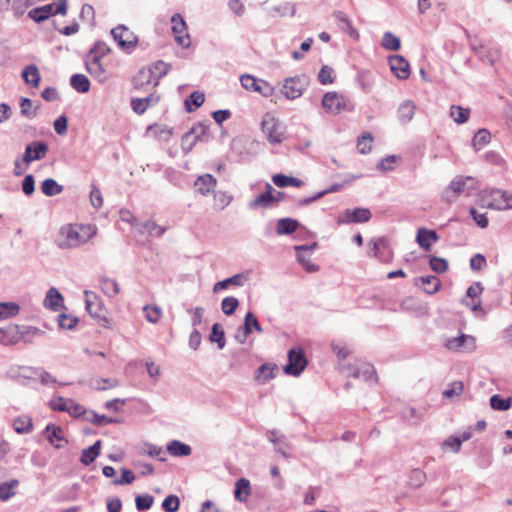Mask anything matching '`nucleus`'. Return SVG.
Segmentation results:
<instances>
[{
  "instance_id": "nucleus-1",
  "label": "nucleus",
  "mask_w": 512,
  "mask_h": 512,
  "mask_svg": "<svg viewBox=\"0 0 512 512\" xmlns=\"http://www.w3.org/2000/svg\"><path fill=\"white\" fill-rule=\"evenodd\" d=\"M97 233V227L91 224H66L59 230L57 246L60 249L80 247L91 240Z\"/></svg>"
},
{
  "instance_id": "nucleus-2",
  "label": "nucleus",
  "mask_w": 512,
  "mask_h": 512,
  "mask_svg": "<svg viewBox=\"0 0 512 512\" xmlns=\"http://www.w3.org/2000/svg\"><path fill=\"white\" fill-rule=\"evenodd\" d=\"M477 181L471 176H456L445 189L442 199L446 203L454 202L463 193L476 189Z\"/></svg>"
},
{
  "instance_id": "nucleus-3",
  "label": "nucleus",
  "mask_w": 512,
  "mask_h": 512,
  "mask_svg": "<svg viewBox=\"0 0 512 512\" xmlns=\"http://www.w3.org/2000/svg\"><path fill=\"white\" fill-rule=\"evenodd\" d=\"M261 129L270 144H280L285 140V127L271 114L263 116Z\"/></svg>"
},
{
  "instance_id": "nucleus-4",
  "label": "nucleus",
  "mask_w": 512,
  "mask_h": 512,
  "mask_svg": "<svg viewBox=\"0 0 512 512\" xmlns=\"http://www.w3.org/2000/svg\"><path fill=\"white\" fill-rule=\"evenodd\" d=\"M342 372L347 377L356 379H363L366 382L377 381L376 370L370 363L355 361L353 364L349 363L342 367Z\"/></svg>"
},
{
  "instance_id": "nucleus-5",
  "label": "nucleus",
  "mask_w": 512,
  "mask_h": 512,
  "mask_svg": "<svg viewBox=\"0 0 512 512\" xmlns=\"http://www.w3.org/2000/svg\"><path fill=\"white\" fill-rule=\"evenodd\" d=\"M67 13V0H59L55 5L54 3L46 4L41 7L33 8L28 12V17L36 23H41L49 19L52 15L60 14L66 15Z\"/></svg>"
},
{
  "instance_id": "nucleus-6",
  "label": "nucleus",
  "mask_w": 512,
  "mask_h": 512,
  "mask_svg": "<svg viewBox=\"0 0 512 512\" xmlns=\"http://www.w3.org/2000/svg\"><path fill=\"white\" fill-rule=\"evenodd\" d=\"M287 357L288 362L283 367L284 373L294 377L300 376L308 364L303 349L300 347L292 348L288 351Z\"/></svg>"
},
{
  "instance_id": "nucleus-7",
  "label": "nucleus",
  "mask_w": 512,
  "mask_h": 512,
  "mask_svg": "<svg viewBox=\"0 0 512 512\" xmlns=\"http://www.w3.org/2000/svg\"><path fill=\"white\" fill-rule=\"evenodd\" d=\"M208 140L209 127L205 124L198 123L182 136V149L185 153H188L197 142H207Z\"/></svg>"
},
{
  "instance_id": "nucleus-8",
  "label": "nucleus",
  "mask_w": 512,
  "mask_h": 512,
  "mask_svg": "<svg viewBox=\"0 0 512 512\" xmlns=\"http://www.w3.org/2000/svg\"><path fill=\"white\" fill-rule=\"evenodd\" d=\"M308 84L307 77L305 75H297L289 77L284 80L281 88L282 94L290 100L299 98Z\"/></svg>"
},
{
  "instance_id": "nucleus-9",
  "label": "nucleus",
  "mask_w": 512,
  "mask_h": 512,
  "mask_svg": "<svg viewBox=\"0 0 512 512\" xmlns=\"http://www.w3.org/2000/svg\"><path fill=\"white\" fill-rule=\"evenodd\" d=\"M111 35L118 46L127 53H130L138 43V39L134 33L122 24L113 28Z\"/></svg>"
},
{
  "instance_id": "nucleus-10",
  "label": "nucleus",
  "mask_w": 512,
  "mask_h": 512,
  "mask_svg": "<svg viewBox=\"0 0 512 512\" xmlns=\"http://www.w3.org/2000/svg\"><path fill=\"white\" fill-rule=\"evenodd\" d=\"M172 27L171 30L175 36V41L182 48H189L191 45L190 35L188 34L187 24L180 13H175L171 17Z\"/></svg>"
},
{
  "instance_id": "nucleus-11",
  "label": "nucleus",
  "mask_w": 512,
  "mask_h": 512,
  "mask_svg": "<svg viewBox=\"0 0 512 512\" xmlns=\"http://www.w3.org/2000/svg\"><path fill=\"white\" fill-rule=\"evenodd\" d=\"M240 82L246 90L258 92L264 97H269L273 94V87L266 81L256 79L252 75L246 74L240 77Z\"/></svg>"
},
{
  "instance_id": "nucleus-12",
  "label": "nucleus",
  "mask_w": 512,
  "mask_h": 512,
  "mask_svg": "<svg viewBox=\"0 0 512 512\" xmlns=\"http://www.w3.org/2000/svg\"><path fill=\"white\" fill-rule=\"evenodd\" d=\"M486 202L487 207L495 210L512 209V194L501 189H492Z\"/></svg>"
},
{
  "instance_id": "nucleus-13",
  "label": "nucleus",
  "mask_w": 512,
  "mask_h": 512,
  "mask_svg": "<svg viewBox=\"0 0 512 512\" xmlns=\"http://www.w3.org/2000/svg\"><path fill=\"white\" fill-rule=\"evenodd\" d=\"M49 151V146L43 141H33L25 147L22 162L29 165L33 161L45 158Z\"/></svg>"
},
{
  "instance_id": "nucleus-14",
  "label": "nucleus",
  "mask_w": 512,
  "mask_h": 512,
  "mask_svg": "<svg viewBox=\"0 0 512 512\" xmlns=\"http://www.w3.org/2000/svg\"><path fill=\"white\" fill-rule=\"evenodd\" d=\"M317 247V243L314 242L310 245L304 244V245H296L294 247L296 254H297V260L302 265V267L305 269V271L312 273L318 271L319 267L315 264H313L310 260V256L314 249Z\"/></svg>"
},
{
  "instance_id": "nucleus-15",
  "label": "nucleus",
  "mask_w": 512,
  "mask_h": 512,
  "mask_svg": "<svg viewBox=\"0 0 512 512\" xmlns=\"http://www.w3.org/2000/svg\"><path fill=\"white\" fill-rule=\"evenodd\" d=\"M34 367L12 365L5 373V377L16 381L22 385H27L28 381L32 380Z\"/></svg>"
},
{
  "instance_id": "nucleus-16",
  "label": "nucleus",
  "mask_w": 512,
  "mask_h": 512,
  "mask_svg": "<svg viewBox=\"0 0 512 512\" xmlns=\"http://www.w3.org/2000/svg\"><path fill=\"white\" fill-rule=\"evenodd\" d=\"M371 212L367 208L346 209L338 218V223H365L371 219Z\"/></svg>"
},
{
  "instance_id": "nucleus-17",
  "label": "nucleus",
  "mask_w": 512,
  "mask_h": 512,
  "mask_svg": "<svg viewBox=\"0 0 512 512\" xmlns=\"http://www.w3.org/2000/svg\"><path fill=\"white\" fill-rule=\"evenodd\" d=\"M85 68L87 72L99 83L103 84L108 80L107 70L104 68L101 60H97V57L87 58L85 57Z\"/></svg>"
},
{
  "instance_id": "nucleus-18",
  "label": "nucleus",
  "mask_w": 512,
  "mask_h": 512,
  "mask_svg": "<svg viewBox=\"0 0 512 512\" xmlns=\"http://www.w3.org/2000/svg\"><path fill=\"white\" fill-rule=\"evenodd\" d=\"M322 106L326 112L336 115L344 109L345 101L337 92H327L323 96Z\"/></svg>"
},
{
  "instance_id": "nucleus-19",
  "label": "nucleus",
  "mask_w": 512,
  "mask_h": 512,
  "mask_svg": "<svg viewBox=\"0 0 512 512\" xmlns=\"http://www.w3.org/2000/svg\"><path fill=\"white\" fill-rule=\"evenodd\" d=\"M391 71L400 79L405 80L410 75V65L401 55H393L388 58Z\"/></svg>"
},
{
  "instance_id": "nucleus-20",
  "label": "nucleus",
  "mask_w": 512,
  "mask_h": 512,
  "mask_svg": "<svg viewBox=\"0 0 512 512\" xmlns=\"http://www.w3.org/2000/svg\"><path fill=\"white\" fill-rule=\"evenodd\" d=\"M274 188L271 184L266 183L265 186V192L258 195L255 199L249 202L248 206L250 209L255 210L259 207L262 208H270L274 204V197H273Z\"/></svg>"
},
{
  "instance_id": "nucleus-21",
  "label": "nucleus",
  "mask_w": 512,
  "mask_h": 512,
  "mask_svg": "<svg viewBox=\"0 0 512 512\" xmlns=\"http://www.w3.org/2000/svg\"><path fill=\"white\" fill-rule=\"evenodd\" d=\"M332 16L334 17L339 29L347 33L354 40L359 39V32L354 28L351 20L343 11H334Z\"/></svg>"
},
{
  "instance_id": "nucleus-22",
  "label": "nucleus",
  "mask_w": 512,
  "mask_h": 512,
  "mask_svg": "<svg viewBox=\"0 0 512 512\" xmlns=\"http://www.w3.org/2000/svg\"><path fill=\"white\" fill-rule=\"evenodd\" d=\"M217 180L211 174L199 176L194 182V189L197 193L207 196L214 192Z\"/></svg>"
},
{
  "instance_id": "nucleus-23",
  "label": "nucleus",
  "mask_w": 512,
  "mask_h": 512,
  "mask_svg": "<svg viewBox=\"0 0 512 512\" xmlns=\"http://www.w3.org/2000/svg\"><path fill=\"white\" fill-rule=\"evenodd\" d=\"M468 343L467 350L473 351L475 349V338L470 335L460 334L457 337H452L446 340L445 347L451 351H457Z\"/></svg>"
},
{
  "instance_id": "nucleus-24",
  "label": "nucleus",
  "mask_w": 512,
  "mask_h": 512,
  "mask_svg": "<svg viewBox=\"0 0 512 512\" xmlns=\"http://www.w3.org/2000/svg\"><path fill=\"white\" fill-rule=\"evenodd\" d=\"M43 305L45 308L57 312L64 307V297L58 289L51 287L46 293Z\"/></svg>"
},
{
  "instance_id": "nucleus-25",
  "label": "nucleus",
  "mask_w": 512,
  "mask_h": 512,
  "mask_svg": "<svg viewBox=\"0 0 512 512\" xmlns=\"http://www.w3.org/2000/svg\"><path fill=\"white\" fill-rule=\"evenodd\" d=\"M415 285L427 294H434L440 289L441 282L437 276L427 275L416 278Z\"/></svg>"
},
{
  "instance_id": "nucleus-26",
  "label": "nucleus",
  "mask_w": 512,
  "mask_h": 512,
  "mask_svg": "<svg viewBox=\"0 0 512 512\" xmlns=\"http://www.w3.org/2000/svg\"><path fill=\"white\" fill-rule=\"evenodd\" d=\"M438 235L436 231L426 228H419L416 235L418 245L425 251H429L433 243L437 242Z\"/></svg>"
},
{
  "instance_id": "nucleus-27",
  "label": "nucleus",
  "mask_w": 512,
  "mask_h": 512,
  "mask_svg": "<svg viewBox=\"0 0 512 512\" xmlns=\"http://www.w3.org/2000/svg\"><path fill=\"white\" fill-rule=\"evenodd\" d=\"M248 280V277L244 275L243 273L235 274L231 277H228L224 280L218 281L213 286V292L217 293L221 290L227 289L230 285L234 286H243L246 281Z\"/></svg>"
},
{
  "instance_id": "nucleus-28",
  "label": "nucleus",
  "mask_w": 512,
  "mask_h": 512,
  "mask_svg": "<svg viewBox=\"0 0 512 512\" xmlns=\"http://www.w3.org/2000/svg\"><path fill=\"white\" fill-rule=\"evenodd\" d=\"M299 222L293 218H281L277 221L276 233L278 235H291L298 227Z\"/></svg>"
},
{
  "instance_id": "nucleus-29",
  "label": "nucleus",
  "mask_w": 512,
  "mask_h": 512,
  "mask_svg": "<svg viewBox=\"0 0 512 512\" xmlns=\"http://www.w3.org/2000/svg\"><path fill=\"white\" fill-rule=\"evenodd\" d=\"M101 440H97L93 445L82 450L80 461L83 465L89 466L100 454Z\"/></svg>"
},
{
  "instance_id": "nucleus-30",
  "label": "nucleus",
  "mask_w": 512,
  "mask_h": 512,
  "mask_svg": "<svg viewBox=\"0 0 512 512\" xmlns=\"http://www.w3.org/2000/svg\"><path fill=\"white\" fill-rule=\"evenodd\" d=\"M154 78L152 76L151 68H143L133 78V86L136 89L144 88L146 85L153 84Z\"/></svg>"
},
{
  "instance_id": "nucleus-31",
  "label": "nucleus",
  "mask_w": 512,
  "mask_h": 512,
  "mask_svg": "<svg viewBox=\"0 0 512 512\" xmlns=\"http://www.w3.org/2000/svg\"><path fill=\"white\" fill-rule=\"evenodd\" d=\"M167 451L172 456L185 457V456H189L191 454L192 449L189 445H187L179 440H172L167 445Z\"/></svg>"
},
{
  "instance_id": "nucleus-32",
  "label": "nucleus",
  "mask_w": 512,
  "mask_h": 512,
  "mask_svg": "<svg viewBox=\"0 0 512 512\" xmlns=\"http://www.w3.org/2000/svg\"><path fill=\"white\" fill-rule=\"evenodd\" d=\"M250 482L246 478H240L235 483L234 497L239 502H245L250 495Z\"/></svg>"
},
{
  "instance_id": "nucleus-33",
  "label": "nucleus",
  "mask_w": 512,
  "mask_h": 512,
  "mask_svg": "<svg viewBox=\"0 0 512 512\" xmlns=\"http://www.w3.org/2000/svg\"><path fill=\"white\" fill-rule=\"evenodd\" d=\"M22 77L26 84L37 87L40 83L41 76L36 65H28L22 71Z\"/></svg>"
},
{
  "instance_id": "nucleus-34",
  "label": "nucleus",
  "mask_w": 512,
  "mask_h": 512,
  "mask_svg": "<svg viewBox=\"0 0 512 512\" xmlns=\"http://www.w3.org/2000/svg\"><path fill=\"white\" fill-rule=\"evenodd\" d=\"M276 366L269 363L262 364L255 371V380L261 383H266L268 380L273 379L275 374Z\"/></svg>"
},
{
  "instance_id": "nucleus-35",
  "label": "nucleus",
  "mask_w": 512,
  "mask_h": 512,
  "mask_svg": "<svg viewBox=\"0 0 512 512\" xmlns=\"http://www.w3.org/2000/svg\"><path fill=\"white\" fill-rule=\"evenodd\" d=\"M158 98H154L152 95L144 97V98H133L131 100L132 110L138 114H143L149 106L156 103Z\"/></svg>"
},
{
  "instance_id": "nucleus-36",
  "label": "nucleus",
  "mask_w": 512,
  "mask_h": 512,
  "mask_svg": "<svg viewBox=\"0 0 512 512\" xmlns=\"http://www.w3.org/2000/svg\"><path fill=\"white\" fill-rule=\"evenodd\" d=\"M70 85L79 93H87L90 90V81L84 74L72 75Z\"/></svg>"
},
{
  "instance_id": "nucleus-37",
  "label": "nucleus",
  "mask_w": 512,
  "mask_h": 512,
  "mask_svg": "<svg viewBox=\"0 0 512 512\" xmlns=\"http://www.w3.org/2000/svg\"><path fill=\"white\" fill-rule=\"evenodd\" d=\"M272 181L279 188H284L288 186L300 187L303 184L302 180L284 174L273 175Z\"/></svg>"
},
{
  "instance_id": "nucleus-38",
  "label": "nucleus",
  "mask_w": 512,
  "mask_h": 512,
  "mask_svg": "<svg viewBox=\"0 0 512 512\" xmlns=\"http://www.w3.org/2000/svg\"><path fill=\"white\" fill-rule=\"evenodd\" d=\"M151 71H152V76L154 78V86H157L158 83H159V80L166 76L168 74V72L170 71L171 69V65L170 64H167L165 63L164 61L162 60H158L156 61L155 63H153L151 66Z\"/></svg>"
},
{
  "instance_id": "nucleus-39",
  "label": "nucleus",
  "mask_w": 512,
  "mask_h": 512,
  "mask_svg": "<svg viewBox=\"0 0 512 512\" xmlns=\"http://www.w3.org/2000/svg\"><path fill=\"white\" fill-rule=\"evenodd\" d=\"M32 380H38L44 386H55L58 383L51 373L39 367H34Z\"/></svg>"
},
{
  "instance_id": "nucleus-40",
  "label": "nucleus",
  "mask_w": 512,
  "mask_h": 512,
  "mask_svg": "<svg viewBox=\"0 0 512 512\" xmlns=\"http://www.w3.org/2000/svg\"><path fill=\"white\" fill-rule=\"evenodd\" d=\"M205 101L204 93L200 91L192 92L188 98L185 100V109L187 112H193L197 108H199Z\"/></svg>"
},
{
  "instance_id": "nucleus-41",
  "label": "nucleus",
  "mask_w": 512,
  "mask_h": 512,
  "mask_svg": "<svg viewBox=\"0 0 512 512\" xmlns=\"http://www.w3.org/2000/svg\"><path fill=\"white\" fill-rule=\"evenodd\" d=\"M415 105L411 101L403 102L398 108L399 121L406 124L410 122L415 113Z\"/></svg>"
},
{
  "instance_id": "nucleus-42",
  "label": "nucleus",
  "mask_w": 512,
  "mask_h": 512,
  "mask_svg": "<svg viewBox=\"0 0 512 512\" xmlns=\"http://www.w3.org/2000/svg\"><path fill=\"white\" fill-rule=\"evenodd\" d=\"M118 385L119 381L116 378H95L90 382V387L98 391L115 388Z\"/></svg>"
},
{
  "instance_id": "nucleus-43",
  "label": "nucleus",
  "mask_w": 512,
  "mask_h": 512,
  "mask_svg": "<svg viewBox=\"0 0 512 512\" xmlns=\"http://www.w3.org/2000/svg\"><path fill=\"white\" fill-rule=\"evenodd\" d=\"M63 186L58 184L56 180L52 178L45 179L41 184V191L46 196H55L63 191Z\"/></svg>"
},
{
  "instance_id": "nucleus-44",
  "label": "nucleus",
  "mask_w": 512,
  "mask_h": 512,
  "mask_svg": "<svg viewBox=\"0 0 512 512\" xmlns=\"http://www.w3.org/2000/svg\"><path fill=\"white\" fill-rule=\"evenodd\" d=\"M209 340L217 343L218 349H223L225 347V332L220 323H214L212 325Z\"/></svg>"
},
{
  "instance_id": "nucleus-45",
  "label": "nucleus",
  "mask_w": 512,
  "mask_h": 512,
  "mask_svg": "<svg viewBox=\"0 0 512 512\" xmlns=\"http://www.w3.org/2000/svg\"><path fill=\"white\" fill-rule=\"evenodd\" d=\"M18 332L16 327L8 326L0 329V343L3 345H12L18 341Z\"/></svg>"
},
{
  "instance_id": "nucleus-46",
  "label": "nucleus",
  "mask_w": 512,
  "mask_h": 512,
  "mask_svg": "<svg viewBox=\"0 0 512 512\" xmlns=\"http://www.w3.org/2000/svg\"><path fill=\"white\" fill-rule=\"evenodd\" d=\"M450 116L458 124H464L468 121L470 116V109L458 105L450 107Z\"/></svg>"
},
{
  "instance_id": "nucleus-47",
  "label": "nucleus",
  "mask_w": 512,
  "mask_h": 512,
  "mask_svg": "<svg viewBox=\"0 0 512 512\" xmlns=\"http://www.w3.org/2000/svg\"><path fill=\"white\" fill-rule=\"evenodd\" d=\"M20 311V306L14 302H0V320H5L16 316Z\"/></svg>"
},
{
  "instance_id": "nucleus-48",
  "label": "nucleus",
  "mask_w": 512,
  "mask_h": 512,
  "mask_svg": "<svg viewBox=\"0 0 512 512\" xmlns=\"http://www.w3.org/2000/svg\"><path fill=\"white\" fill-rule=\"evenodd\" d=\"M483 290V287L480 282H475L471 286L468 287L466 295L467 297L471 298L472 302L467 303V305L471 306L472 309L476 310L480 306L481 302L480 300H476L479 295L481 294Z\"/></svg>"
},
{
  "instance_id": "nucleus-49",
  "label": "nucleus",
  "mask_w": 512,
  "mask_h": 512,
  "mask_svg": "<svg viewBox=\"0 0 512 512\" xmlns=\"http://www.w3.org/2000/svg\"><path fill=\"white\" fill-rule=\"evenodd\" d=\"M19 481L17 479H12L8 482H4L0 484V500L7 501L12 496L15 495L14 489L18 487Z\"/></svg>"
},
{
  "instance_id": "nucleus-50",
  "label": "nucleus",
  "mask_w": 512,
  "mask_h": 512,
  "mask_svg": "<svg viewBox=\"0 0 512 512\" xmlns=\"http://www.w3.org/2000/svg\"><path fill=\"white\" fill-rule=\"evenodd\" d=\"M491 140V134L487 129H479L474 135L472 140V146L475 150L482 149Z\"/></svg>"
},
{
  "instance_id": "nucleus-51",
  "label": "nucleus",
  "mask_w": 512,
  "mask_h": 512,
  "mask_svg": "<svg viewBox=\"0 0 512 512\" xmlns=\"http://www.w3.org/2000/svg\"><path fill=\"white\" fill-rule=\"evenodd\" d=\"M109 52H110V47L104 41H97L92 46V48L89 50L88 54L85 57H87V58L97 57V60H101Z\"/></svg>"
},
{
  "instance_id": "nucleus-52",
  "label": "nucleus",
  "mask_w": 512,
  "mask_h": 512,
  "mask_svg": "<svg viewBox=\"0 0 512 512\" xmlns=\"http://www.w3.org/2000/svg\"><path fill=\"white\" fill-rule=\"evenodd\" d=\"M100 286L105 295L112 298L119 293V285L118 283L111 278H102L100 280Z\"/></svg>"
},
{
  "instance_id": "nucleus-53",
  "label": "nucleus",
  "mask_w": 512,
  "mask_h": 512,
  "mask_svg": "<svg viewBox=\"0 0 512 512\" xmlns=\"http://www.w3.org/2000/svg\"><path fill=\"white\" fill-rule=\"evenodd\" d=\"M381 45L386 50L398 51L401 47L400 39L392 32H385L382 38Z\"/></svg>"
},
{
  "instance_id": "nucleus-54",
  "label": "nucleus",
  "mask_w": 512,
  "mask_h": 512,
  "mask_svg": "<svg viewBox=\"0 0 512 512\" xmlns=\"http://www.w3.org/2000/svg\"><path fill=\"white\" fill-rule=\"evenodd\" d=\"M245 327V331L249 332L250 334L253 331H256L258 333H263V329L256 318V316L251 312L248 311L244 318V323L242 324Z\"/></svg>"
},
{
  "instance_id": "nucleus-55",
  "label": "nucleus",
  "mask_w": 512,
  "mask_h": 512,
  "mask_svg": "<svg viewBox=\"0 0 512 512\" xmlns=\"http://www.w3.org/2000/svg\"><path fill=\"white\" fill-rule=\"evenodd\" d=\"M143 312L145 319L153 324H156L162 316V310L157 305H145L143 307Z\"/></svg>"
},
{
  "instance_id": "nucleus-56",
  "label": "nucleus",
  "mask_w": 512,
  "mask_h": 512,
  "mask_svg": "<svg viewBox=\"0 0 512 512\" xmlns=\"http://www.w3.org/2000/svg\"><path fill=\"white\" fill-rule=\"evenodd\" d=\"M13 428L17 433H29L33 429L32 420L29 417H18L13 422Z\"/></svg>"
},
{
  "instance_id": "nucleus-57",
  "label": "nucleus",
  "mask_w": 512,
  "mask_h": 512,
  "mask_svg": "<svg viewBox=\"0 0 512 512\" xmlns=\"http://www.w3.org/2000/svg\"><path fill=\"white\" fill-rule=\"evenodd\" d=\"M490 406L497 411H506L511 407V399L502 398L500 395L495 394L490 398Z\"/></svg>"
},
{
  "instance_id": "nucleus-58",
  "label": "nucleus",
  "mask_w": 512,
  "mask_h": 512,
  "mask_svg": "<svg viewBox=\"0 0 512 512\" xmlns=\"http://www.w3.org/2000/svg\"><path fill=\"white\" fill-rule=\"evenodd\" d=\"M35 0H13L11 10L16 18L24 15L28 7L32 6Z\"/></svg>"
},
{
  "instance_id": "nucleus-59",
  "label": "nucleus",
  "mask_w": 512,
  "mask_h": 512,
  "mask_svg": "<svg viewBox=\"0 0 512 512\" xmlns=\"http://www.w3.org/2000/svg\"><path fill=\"white\" fill-rule=\"evenodd\" d=\"M238 306L239 301L234 296L225 297L221 302L222 312L227 316L232 315L236 311Z\"/></svg>"
},
{
  "instance_id": "nucleus-60",
  "label": "nucleus",
  "mask_w": 512,
  "mask_h": 512,
  "mask_svg": "<svg viewBox=\"0 0 512 512\" xmlns=\"http://www.w3.org/2000/svg\"><path fill=\"white\" fill-rule=\"evenodd\" d=\"M335 79V71L332 67L328 65H324L319 73H318V80L323 85L332 84Z\"/></svg>"
},
{
  "instance_id": "nucleus-61",
  "label": "nucleus",
  "mask_w": 512,
  "mask_h": 512,
  "mask_svg": "<svg viewBox=\"0 0 512 512\" xmlns=\"http://www.w3.org/2000/svg\"><path fill=\"white\" fill-rule=\"evenodd\" d=\"M46 430L49 432V434L47 436L49 443L57 449L61 448V446L59 444H56V441L63 440L62 429L60 427L48 425L46 427Z\"/></svg>"
},
{
  "instance_id": "nucleus-62",
  "label": "nucleus",
  "mask_w": 512,
  "mask_h": 512,
  "mask_svg": "<svg viewBox=\"0 0 512 512\" xmlns=\"http://www.w3.org/2000/svg\"><path fill=\"white\" fill-rule=\"evenodd\" d=\"M148 130L153 131L155 136L165 142L169 141L172 136V128L166 125H152L149 126Z\"/></svg>"
},
{
  "instance_id": "nucleus-63",
  "label": "nucleus",
  "mask_w": 512,
  "mask_h": 512,
  "mask_svg": "<svg viewBox=\"0 0 512 512\" xmlns=\"http://www.w3.org/2000/svg\"><path fill=\"white\" fill-rule=\"evenodd\" d=\"M142 227L151 237H161L166 232V227L156 224L152 220H148L142 224Z\"/></svg>"
},
{
  "instance_id": "nucleus-64",
  "label": "nucleus",
  "mask_w": 512,
  "mask_h": 512,
  "mask_svg": "<svg viewBox=\"0 0 512 512\" xmlns=\"http://www.w3.org/2000/svg\"><path fill=\"white\" fill-rule=\"evenodd\" d=\"M161 506L165 512H176L179 509L180 500L176 495H169L163 500Z\"/></svg>"
}]
</instances>
